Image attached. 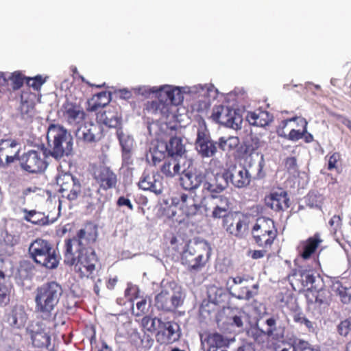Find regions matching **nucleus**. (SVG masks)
<instances>
[{"mask_svg": "<svg viewBox=\"0 0 351 351\" xmlns=\"http://www.w3.org/2000/svg\"><path fill=\"white\" fill-rule=\"evenodd\" d=\"M24 213H25L24 219L27 221L37 225H45L47 223V219L45 217H41L40 219H34V217H40V213L36 212V210H25Z\"/></svg>", "mask_w": 351, "mask_h": 351, "instance_id": "obj_46", "label": "nucleus"}, {"mask_svg": "<svg viewBox=\"0 0 351 351\" xmlns=\"http://www.w3.org/2000/svg\"><path fill=\"white\" fill-rule=\"evenodd\" d=\"M45 82L46 79L40 75L34 77H27L26 79L27 85L29 87H32L34 90H39Z\"/></svg>", "mask_w": 351, "mask_h": 351, "instance_id": "obj_52", "label": "nucleus"}, {"mask_svg": "<svg viewBox=\"0 0 351 351\" xmlns=\"http://www.w3.org/2000/svg\"><path fill=\"white\" fill-rule=\"evenodd\" d=\"M150 92H158L160 97L165 98L167 102L172 105H179L183 100V95L178 88H173L169 86H162L159 88L153 87Z\"/></svg>", "mask_w": 351, "mask_h": 351, "instance_id": "obj_29", "label": "nucleus"}, {"mask_svg": "<svg viewBox=\"0 0 351 351\" xmlns=\"http://www.w3.org/2000/svg\"><path fill=\"white\" fill-rule=\"evenodd\" d=\"M16 147V143L14 141L2 140L0 141V167H5L14 161L18 156Z\"/></svg>", "mask_w": 351, "mask_h": 351, "instance_id": "obj_25", "label": "nucleus"}, {"mask_svg": "<svg viewBox=\"0 0 351 351\" xmlns=\"http://www.w3.org/2000/svg\"><path fill=\"white\" fill-rule=\"evenodd\" d=\"M245 218L241 212H229L223 216V226L231 234L238 235L245 224Z\"/></svg>", "mask_w": 351, "mask_h": 351, "instance_id": "obj_22", "label": "nucleus"}, {"mask_svg": "<svg viewBox=\"0 0 351 351\" xmlns=\"http://www.w3.org/2000/svg\"><path fill=\"white\" fill-rule=\"evenodd\" d=\"M152 93H156L158 100L147 102L146 109L148 111H152L154 113H158V112H159L162 117L168 118L170 114V109L172 104L167 102L165 98H162L160 97L158 92Z\"/></svg>", "mask_w": 351, "mask_h": 351, "instance_id": "obj_31", "label": "nucleus"}, {"mask_svg": "<svg viewBox=\"0 0 351 351\" xmlns=\"http://www.w3.org/2000/svg\"><path fill=\"white\" fill-rule=\"evenodd\" d=\"M98 237L97 226L92 221H86L83 226L77 231L72 238L64 240V248L95 250L93 245Z\"/></svg>", "mask_w": 351, "mask_h": 351, "instance_id": "obj_7", "label": "nucleus"}, {"mask_svg": "<svg viewBox=\"0 0 351 351\" xmlns=\"http://www.w3.org/2000/svg\"><path fill=\"white\" fill-rule=\"evenodd\" d=\"M285 166L288 169H294L297 166V160L295 157H288L285 160Z\"/></svg>", "mask_w": 351, "mask_h": 351, "instance_id": "obj_64", "label": "nucleus"}, {"mask_svg": "<svg viewBox=\"0 0 351 351\" xmlns=\"http://www.w3.org/2000/svg\"><path fill=\"white\" fill-rule=\"evenodd\" d=\"M180 171V165L176 157L169 156L161 167V171L167 177H173Z\"/></svg>", "mask_w": 351, "mask_h": 351, "instance_id": "obj_36", "label": "nucleus"}, {"mask_svg": "<svg viewBox=\"0 0 351 351\" xmlns=\"http://www.w3.org/2000/svg\"><path fill=\"white\" fill-rule=\"evenodd\" d=\"M140 291L136 285H129L125 290V297L129 302H134L139 297Z\"/></svg>", "mask_w": 351, "mask_h": 351, "instance_id": "obj_55", "label": "nucleus"}, {"mask_svg": "<svg viewBox=\"0 0 351 351\" xmlns=\"http://www.w3.org/2000/svg\"><path fill=\"white\" fill-rule=\"evenodd\" d=\"M101 122L109 128H118L121 124V118L113 108H108L97 115Z\"/></svg>", "mask_w": 351, "mask_h": 351, "instance_id": "obj_33", "label": "nucleus"}, {"mask_svg": "<svg viewBox=\"0 0 351 351\" xmlns=\"http://www.w3.org/2000/svg\"><path fill=\"white\" fill-rule=\"evenodd\" d=\"M195 146L198 152L204 157L212 156L217 152L215 144L210 140L209 134L204 123L198 127Z\"/></svg>", "mask_w": 351, "mask_h": 351, "instance_id": "obj_17", "label": "nucleus"}, {"mask_svg": "<svg viewBox=\"0 0 351 351\" xmlns=\"http://www.w3.org/2000/svg\"><path fill=\"white\" fill-rule=\"evenodd\" d=\"M182 304V293L173 289H162L154 299L156 308L164 312H174Z\"/></svg>", "mask_w": 351, "mask_h": 351, "instance_id": "obj_12", "label": "nucleus"}, {"mask_svg": "<svg viewBox=\"0 0 351 351\" xmlns=\"http://www.w3.org/2000/svg\"><path fill=\"white\" fill-rule=\"evenodd\" d=\"M293 342L297 351H319L307 341L296 339Z\"/></svg>", "mask_w": 351, "mask_h": 351, "instance_id": "obj_51", "label": "nucleus"}, {"mask_svg": "<svg viewBox=\"0 0 351 351\" xmlns=\"http://www.w3.org/2000/svg\"><path fill=\"white\" fill-rule=\"evenodd\" d=\"M28 315L22 305H15L8 316V322L15 329H21L25 326Z\"/></svg>", "mask_w": 351, "mask_h": 351, "instance_id": "obj_28", "label": "nucleus"}, {"mask_svg": "<svg viewBox=\"0 0 351 351\" xmlns=\"http://www.w3.org/2000/svg\"><path fill=\"white\" fill-rule=\"evenodd\" d=\"M219 288L216 286H210L208 288V300L205 304L202 306V313L207 315L211 318H214L217 322H219Z\"/></svg>", "mask_w": 351, "mask_h": 351, "instance_id": "obj_21", "label": "nucleus"}, {"mask_svg": "<svg viewBox=\"0 0 351 351\" xmlns=\"http://www.w3.org/2000/svg\"><path fill=\"white\" fill-rule=\"evenodd\" d=\"M336 293L339 296L343 304H349L351 302V293L350 289L343 287L341 282H336L334 285Z\"/></svg>", "mask_w": 351, "mask_h": 351, "instance_id": "obj_45", "label": "nucleus"}, {"mask_svg": "<svg viewBox=\"0 0 351 351\" xmlns=\"http://www.w3.org/2000/svg\"><path fill=\"white\" fill-rule=\"evenodd\" d=\"M211 254L210 246L204 241H195L189 243L183 252L182 263L190 271H197L203 268Z\"/></svg>", "mask_w": 351, "mask_h": 351, "instance_id": "obj_4", "label": "nucleus"}, {"mask_svg": "<svg viewBox=\"0 0 351 351\" xmlns=\"http://www.w3.org/2000/svg\"><path fill=\"white\" fill-rule=\"evenodd\" d=\"M289 279L293 289L299 292L301 291H305V288L306 289L317 290L319 284L323 282L319 276L317 278L313 271L302 267L293 269L289 275Z\"/></svg>", "mask_w": 351, "mask_h": 351, "instance_id": "obj_8", "label": "nucleus"}, {"mask_svg": "<svg viewBox=\"0 0 351 351\" xmlns=\"http://www.w3.org/2000/svg\"><path fill=\"white\" fill-rule=\"evenodd\" d=\"M167 148L169 156L177 158L185 152L182 138L177 136L171 138L169 143H167Z\"/></svg>", "mask_w": 351, "mask_h": 351, "instance_id": "obj_37", "label": "nucleus"}, {"mask_svg": "<svg viewBox=\"0 0 351 351\" xmlns=\"http://www.w3.org/2000/svg\"><path fill=\"white\" fill-rule=\"evenodd\" d=\"M180 338V326L174 321L163 322L158 319L156 340L160 345H169Z\"/></svg>", "mask_w": 351, "mask_h": 351, "instance_id": "obj_14", "label": "nucleus"}, {"mask_svg": "<svg viewBox=\"0 0 351 351\" xmlns=\"http://www.w3.org/2000/svg\"><path fill=\"white\" fill-rule=\"evenodd\" d=\"M27 332L34 348L49 350L51 346V335L46 332L42 323L38 322L32 328H27Z\"/></svg>", "mask_w": 351, "mask_h": 351, "instance_id": "obj_19", "label": "nucleus"}, {"mask_svg": "<svg viewBox=\"0 0 351 351\" xmlns=\"http://www.w3.org/2000/svg\"><path fill=\"white\" fill-rule=\"evenodd\" d=\"M297 124L300 125L302 127V129L291 130L289 133L288 134H287V136L284 137L285 138L289 139L292 141H297L299 139L302 138L307 133L308 122L304 118L300 117V119H298Z\"/></svg>", "mask_w": 351, "mask_h": 351, "instance_id": "obj_40", "label": "nucleus"}, {"mask_svg": "<svg viewBox=\"0 0 351 351\" xmlns=\"http://www.w3.org/2000/svg\"><path fill=\"white\" fill-rule=\"evenodd\" d=\"M28 251L36 263L47 269H55L59 264V258L53 245L47 240L36 239L30 244Z\"/></svg>", "mask_w": 351, "mask_h": 351, "instance_id": "obj_5", "label": "nucleus"}, {"mask_svg": "<svg viewBox=\"0 0 351 351\" xmlns=\"http://www.w3.org/2000/svg\"><path fill=\"white\" fill-rule=\"evenodd\" d=\"M338 333L343 337H347L351 332V316L342 320L337 326Z\"/></svg>", "mask_w": 351, "mask_h": 351, "instance_id": "obj_50", "label": "nucleus"}, {"mask_svg": "<svg viewBox=\"0 0 351 351\" xmlns=\"http://www.w3.org/2000/svg\"><path fill=\"white\" fill-rule=\"evenodd\" d=\"M158 319H162L158 317H151L150 316H145L141 320V326L144 330L152 333L158 331Z\"/></svg>", "mask_w": 351, "mask_h": 351, "instance_id": "obj_43", "label": "nucleus"}, {"mask_svg": "<svg viewBox=\"0 0 351 351\" xmlns=\"http://www.w3.org/2000/svg\"><path fill=\"white\" fill-rule=\"evenodd\" d=\"M193 192H190L189 194L182 193L180 199L176 202V198L172 199V204L173 206L169 207L167 210L168 217L172 218L176 221H181V219L176 217V211L175 209L178 206L182 213L186 217L195 215L202 207L201 201L197 200L193 196Z\"/></svg>", "mask_w": 351, "mask_h": 351, "instance_id": "obj_9", "label": "nucleus"}, {"mask_svg": "<svg viewBox=\"0 0 351 351\" xmlns=\"http://www.w3.org/2000/svg\"><path fill=\"white\" fill-rule=\"evenodd\" d=\"M27 77L24 76L21 72H14L10 77V84L13 90H18L21 88L24 82H26Z\"/></svg>", "mask_w": 351, "mask_h": 351, "instance_id": "obj_48", "label": "nucleus"}, {"mask_svg": "<svg viewBox=\"0 0 351 351\" xmlns=\"http://www.w3.org/2000/svg\"><path fill=\"white\" fill-rule=\"evenodd\" d=\"M240 143V140L237 136H230L225 139L221 137V149L230 151L236 149Z\"/></svg>", "mask_w": 351, "mask_h": 351, "instance_id": "obj_47", "label": "nucleus"}, {"mask_svg": "<svg viewBox=\"0 0 351 351\" xmlns=\"http://www.w3.org/2000/svg\"><path fill=\"white\" fill-rule=\"evenodd\" d=\"M246 334L258 344L265 343L267 337L269 336L267 332L259 328L257 325L250 326L247 330Z\"/></svg>", "mask_w": 351, "mask_h": 351, "instance_id": "obj_42", "label": "nucleus"}, {"mask_svg": "<svg viewBox=\"0 0 351 351\" xmlns=\"http://www.w3.org/2000/svg\"><path fill=\"white\" fill-rule=\"evenodd\" d=\"M271 248H262V250H254L252 252L251 257L253 259H258L264 257L266 254V253L270 250Z\"/></svg>", "mask_w": 351, "mask_h": 351, "instance_id": "obj_61", "label": "nucleus"}, {"mask_svg": "<svg viewBox=\"0 0 351 351\" xmlns=\"http://www.w3.org/2000/svg\"><path fill=\"white\" fill-rule=\"evenodd\" d=\"M202 182V178L200 175L193 173H183L180 178V184L183 189L190 192L199 186Z\"/></svg>", "mask_w": 351, "mask_h": 351, "instance_id": "obj_34", "label": "nucleus"}, {"mask_svg": "<svg viewBox=\"0 0 351 351\" xmlns=\"http://www.w3.org/2000/svg\"><path fill=\"white\" fill-rule=\"evenodd\" d=\"M63 119L71 125L77 126L83 121L85 113L79 104L66 100L61 108Z\"/></svg>", "mask_w": 351, "mask_h": 351, "instance_id": "obj_18", "label": "nucleus"}, {"mask_svg": "<svg viewBox=\"0 0 351 351\" xmlns=\"http://www.w3.org/2000/svg\"><path fill=\"white\" fill-rule=\"evenodd\" d=\"M80 197H82L84 201L88 203L94 197V191L89 186H82V192L80 193Z\"/></svg>", "mask_w": 351, "mask_h": 351, "instance_id": "obj_58", "label": "nucleus"}, {"mask_svg": "<svg viewBox=\"0 0 351 351\" xmlns=\"http://www.w3.org/2000/svg\"><path fill=\"white\" fill-rule=\"evenodd\" d=\"M318 198H319V197H318L316 194L309 193L306 197L308 205L310 206L311 207L317 206L318 204L317 199Z\"/></svg>", "mask_w": 351, "mask_h": 351, "instance_id": "obj_62", "label": "nucleus"}, {"mask_svg": "<svg viewBox=\"0 0 351 351\" xmlns=\"http://www.w3.org/2000/svg\"><path fill=\"white\" fill-rule=\"evenodd\" d=\"M243 278H229L226 280V288L230 294L239 299L249 300L252 297V291L247 287H241Z\"/></svg>", "mask_w": 351, "mask_h": 351, "instance_id": "obj_27", "label": "nucleus"}, {"mask_svg": "<svg viewBox=\"0 0 351 351\" xmlns=\"http://www.w3.org/2000/svg\"><path fill=\"white\" fill-rule=\"evenodd\" d=\"M219 175V161L217 159H212L206 171V180L203 184L204 199L206 202L219 197V184L217 180Z\"/></svg>", "mask_w": 351, "mask_h": 351, "instance_id": "obj_10", "label": "nucleus"}, {"mask_svg": "<svg viewBox=\"0 0 351 351\" xmlns=\"http://www.w3.org/2000/svg\"><path fill=\"white\" fill-rule=\"evenodd\" d=\"M119 142L123 149V162L125 165H129L132 164V158L131 154V145H125L123 143V138L119 136Z\"/></svg>", "mask_w": 351, "mask_h": 351, "instance_id": "obj_49", "label": "nucleus"}, {"mask_svg": "<svg viewBox=\"0 0 351 351\" xmlns=\"http://www.w3.org/2000/svg\"><path fill=\"white\" fill-rule=\"evenodd\" d=\"M223 96V103L226 110L235 109L237 107V95L235 93L230 92Z\"/></svg>", "mask_w": 351, "mask_h": 351, "instance_id": "obj_53", "label": "nucleus"}, {"mask_svg": "<svg viewBox=\"0 0 351 351\" xmlns=\"http://www.w3.org/2000/svg\"><path fill=\"white\" fill-rule=\"evenodd\" d=\"M252 235L255 243L261 248H271L278 236V230L274 220L261 217L252 228Z\"/></svg>", "mask_w": 351, "mask_h": 351, "instance_id": "obj_6", "label": "nucleus"}, {"mask_svg": "<svg viewBox=\"0 0 351 351\" xmlns=\"http://www.w3.org/2000/svg\"><path fill=\"white\" fill-rule=\"evenodd\" d=\"M272 115L267 111L260 109L254 111L248 112L246 116V120L250 125L265 127L272 121Z\"/></svg>", "mask_w": 351, "mask_h": 351, "instance_id": "obj_30", "label": "nucleus"}, {"mask_svg": "<svg viewBox=\"0 0 351 351\" xmlns=\"http://www.w3.org/2000/svg\"><path fill=\"white\" fill-rule=\"evenodd\" d=\"M117 204L119 206H127L130 210L134 209L133 205L132 204L130 200L124 196H121L118 198Z\"/></svg>", "mask_w": 351, "mask_h": 351, "instance_id": "obj_60", "label": "nucleus"}, {"mask_svg": "<svg viewBox=\"0 0 351 351\" xmlns=\"http://www.w3.org/2000/svg\"><path fill=\"white\" fill-rule=\"evenodd\" d=\"M64 262L73 266L74 271L80 278H88L95 270L98 258L95 250L64 248Z\"/></svg>", "mask_w": 351, "mask_h": 351, "instance_id": "obj_3", "label": "nucleus"}, {"mask_svg": "<svg viewBox=\"0 0 351 351\" xmlns=\"http://www.w3.org/2000/svg\"><path fill=\"white\" fill-rule=\"evenodd\" d=\"M20 109L21 118L27 123H32L36 114L34 102L33 101L23 100L22 96Z\"/></svg>", "mask_w": 351, "mask_h": 351, "instance_id": "obj_38", "label": "nucleus"}, {"mask_svg": "<svg viewBox=\"0 0 351 351\" xmlns=\"http://www.w3.org/2000/svg\"><path fill=\"white\" fill-rule=\"evenodd\" d=\"M93 177L99 189L108 191L114 188L117 184L116 173L108 167L99 166L93 170Z\"/></svg>", "mask_w": 351, "mask_h": 351, "instance_id": "obj_16", "label": "nucleus"}, {"mask_svg": "<svg viewBox=\"0 0 351 351\" xmlns=\"http://www.w3.org/2000/svg\"><path fill=\"white\" fill-rule=\"evenodd\" d=\"M292 317L294 322L304 324L308 328V331H313L314 327L313 322L307 319L300 310H294Z\"/></svg>", "mask_w": 351, "mask_h": 351, "instance_id": "obj_44", "label": "nucleus"}, {"mask_svg": "<svg viewBox=\"0 0 351 351\" xmlns=\"http://www.w3.org/2000/svg\"><path fill=\"white\" fill-rule=\"evenodd\" d=\"M163 178L158 173H149L144 171L138 186L143 191H150L156 195L162 194L163 191Z\"/></svg>", "mask_w": 351, "mask_h": 351, "instance_id": "obj_20", "label": "nucleus"}, {"mask_svg": "<svg viewBox=\"0 0 351 351\" xmlns=\"http://www.w3.org/2000/svg\"><path fill=\"white\" fill-rule=\"evenodd\" d=\"M341 160V155L338 152H334L328 158V169L332 170L337 169V165Z\"/></svg>", "mask_w": 351, "mask_h": 351, "instance_id": "obj_57", "label": "nucleus"}, {"mask_svg": "<svg viewBox=\"0 0 351 351\" xmlns=\"http://www.w3.org/2000/svg\"><path fill=\"white\" fill-rule=\"evenodd\" d=\"M56 182L59 186L58 191L62 198L73 202L80 197L82 192V184L80 180L71 173L59 175L57 177Z\"/></svg>", "mask_w": 351, "mask_h": 351, "instance_id": "obj_11", "label": "nucleus"}, {"mask_svg": "<svg viewBox=\"0 0 351 351\" xmlns=\"http://www.w3.org/2000/svg\"><path fill=\"white\" fill-rule=\"evenodd\" d=\"M47 138L50 149H45L43 152L29 150L21 155L19 161L23 170L32 174L41 173L47 168L46 159L48 156L60 160L64 155L71 154L72 137L62 126L51 124L48 128Z\"/></svg>", "mask_w": 351, "mask_h": 351, "instance_id": "obj_1", "label": "nucleus"}, {"mask_svg": "<svg viewBox=\"0 0 351 351\" xmlns=\"http://www.w3.org/2000/svg\"><path fill=\"white\" fill-rule=\"evenodd\" d=\"M136 308L138 310V313L136 314V316H141L145 314L147 310V300L144 298L138 302L136 303Z\"/></svg>", "mask_w": 351, "mask_h": 351, "instance_id": "obj_59", "label": "nucleus"}, {"mask_svg": "<svg viewBox=\"0 0 351 351\" xmlns=\"http://www.w3.org/2000/svg\"><path fill=\"white\" fill-rule=\"evenodd\" d=\"M323 282L319 284L317 290L306 289L305 297L309 308L317 310L319 312L322 308H328L332 302V293L327 289H323Z\"/></svg>", "mask_w": 351, "mask_h": 351, "instance_id": "obj_15", "label": "nucleus"}, {"mask_svg": "<svg viewBox=\"0 0 351 351\" xmlns=\"http://www.w3.org/2000/svg\"><path fill=\"white\" fill-rule=\"evenodd\" d=\"M300 117H294L290 119H284L280 121L278 126L276 128V133L280 137H285L287 136V134L285 131V129L287 128L288 124L290 122L292 121H298V119H300Z\"/></svg>", "mask_w": 351, "mask_h": 351, "instance_id": "obj_56", "label": "nucleus"}, {"mask_svg": "<svg viewBox=\"0 0 351 351\" xmlns=\"http://www.w3.org/2000/svg\"><path fill=\"white\" fill-rule=\"evenodd\" d=\"M222 178L227 183L241 189L247 186L251 182V175L243 166L231 163L227 165L222 173Z\"/></svg>", "mask_w": 351, "mask_h": 351, "instance_id": "obj_13", "label": "nucleus"}, {"mask_svg": "<svg viewBox=\"0 0 351 351\" xmlns=\"http://www.w3.org/2000/svg\"><path fill=\"white\" fill-rule=\"evenodd\" d=\"M276 321L274 317H270L266 320V324L269 326L270 329L267 330V335H271L273 334V332L276 330Z\"/></svg>", "mask_w": 351, "mask_h": 351, "instance_id": "obj_63", "label": "nucleus"}, {"mask_svg": "<svg viewBox=\"0 0 351 351\" xmlns=\"http://www.w3.org/2000/svg\"><path fill=\"white\" fill-rule=\"evenodd\" d=\"M110 100L111 95L109 92L101 91L97 93L88 100L87 110L90 112L97 111L108 104Z\"/></svg>", "mask_w": 351, "mask_h": 351, "instance_id": "obj_32", "label": "nucleus"}, {"mask_svg": "<svg viewBox=\"0 0 351 351\" xmlns=\"http://www.w3.org/2000/svg\"><path fill=\"white\" fill-rule=\"evenodd\" d=\"M322 241L318 232L308 237L305 241H301L297 248L299 255L304 260L309 259L316 252Z\"/></svg>", "mask_w": 351, "mask_h": 351, "instance_id": "obj_26", "label": "nucleus"}, {"mask_svg": "<svg viewBox=\"0 0 351 351\" xmlns=\"http://www.w3.org/2000/svg\"><path fill=\"white\" fill-rule=\"evenodd\" d=\"M227 114L224 117L223 124L228 127L234 130L241 128L242 119L239 114L237 113L235 109L227 110Z\"/></svg>", "mask_w": 351, "mask_h": 351, "instance_id": "obj_39", "label": "nucleus"}, {"mask_svg": "<svg viewBox=\"0 0 351 351\" xmlns=\"http://www.w3.org/2000/svg\"><path fill=\"white\" fill-rule=\"evenodd\" d=\"M63 294L62 287L56 281L44 283L35 291V312L43 320H50Z\"/></svg>", "mask_w": 351, "mask_h": 351, "instance_id": "obj_2", "label": "nucleus"}, {"mask_svg": "<svg viewBox=\"0 0 351 351\" xmlns=\"http://www.w3.org/2000/svg\"><path fill=\"white\" fill-rule=\"evenodd\" d=\"M265 204L271 209L279 212L289 207V198L285 191L271 192L265 198Z\"/></svg>", "mask_w": 351, "mask_h": 351, "instance_id": "obj_24", "label": "nucleus"}, {"mask_svg": "<svg viewBox=\"0 0 351 351\" xmlns=\"http://www.w3.org/2000/svg\"><path fill=\"white\" fill-rule=\"evenodd\" d=\"M75 136L84 143H95L102 137V129L98 124H85L77 129Z\"/></svg>", "mask_w": 351, "mask_h": 351, "instance_id": "obj_23", "label": "nucleus"}, {"mask_svg": "<svg viewBox=\"0 0 351 351\" xmlns=\"http://www.w3.org/2000/svg\"><path fill=\"white\" fill-rule=\"evenodd\" d=\"M201 342L204 351H217L219 348V334L205 332L201 335Z\"/></svg>", "mask_w": 351, "mask_h": 351, "instance_id": "obj_35", "label": "nucleus"}, {"mask_svg": "<svg viewBox=\"0 0 351 351\" xmlns=\"http://www.w3.org/2000/svg\"><path fill=\"white\" fill-rule=\"evenodd\" d=\"M226 325L230 326L231 328H238L239 330H241L243 328L241 315L232 313V316L228 317L227 323H223V327L225 328Z\"/></svg>", "mask_w": 351, "mask_h": 351, "instance_id": "obj_54", "label": "nucleus"}, {"mask_svg": "<svg viewBox=\"0 0 351 351\" xmlns=\"http://www.w3.org/2000/svg\"><path fill=\"white\" fill-rule=\"evenodd\" d=\"M167 143L164 141H158L157 144L151 150L152 158L154 165L160 162L165 158L167 154Z\"/></svg>", "mask_w": 351, "mask_h": 351, "instance_id": "obj_41", "label": "nucleus"}]
</instances>
